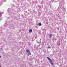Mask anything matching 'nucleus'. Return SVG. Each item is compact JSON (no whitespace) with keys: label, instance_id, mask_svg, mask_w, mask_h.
I'll use <instances>...</instances> for the list:
<instances>
[{"label":"nucleus","instance_id":"f257e3e1","mask_svg":"<svg viewBox=\"0 0 67 67\" xmlns=\"http://www.w3.org/2000/svg\"><path fill=\"white\" fill-rule=\"evenodd\" d=\"M50 63H51V64L52 65H53V62H52V60H50Z\"/></svg>","mask_w":67,"mask_h":67},{"label":"nucleus","instance_id":"f03ea898","mask_svg":"<svg viewBox=\"0 0 67 67\" xmlns=\"http://www.w3.org/2000/svg\"><path fill=\"white\" fill-rule=\"evenodd\" d=\"M26 52L27 53H30V51L28 50H26Z\"/></svg>","mask_w":67,"mask_h":67},{"label":"nucleus","instance_id":"7ed1b4c3","mask_svg":"<svg viewBox=\"0 0 67 67\" xmlns=\"http://www.w3.org/2000/svg\"><path fill=\"white\" fill-rule=\"evenodd\" d=\"M52 34H51L49 35V37H50V38H51V37H52Z\"/></svg>","mask_w":67,"mask_h":67},{"label":"nucleus","instance_id":"20e7f679","mask_svg":"<svg viewBox=\"0 0 67 67\" xmlns=\"http://www.w3.org/2000/svg\"><path fill=\"white\" fill-rule=\"evenodd\" d=\"M47 58L48 59V60H49V62L50 61V60H52L51 59L49 58V57H47Z\"/></svg>","mask_w":67,"mask_h":67},{"label":"nucleus","instance_id":"39448f33","mask_svg":"<svg viewBox=\"0 0 67 67\" xmlns=\"http://www.w3.org/2000/svg\"><path fill=\"white\" fill-rule=\"evenodd\" d=\"M29 32L30 33H31V32H32V30H29Z\"/></svg>","mask_w":67,"mask_h":67},{"label":"nucleus","instance_id":"423d86ee","mask_svg":"<svg viewBox=\"0 0 67 67\" xmlns=\"http://www.w3.org/2000/svg\"><path fill=\"white\" fill-rule=\"evenodd\" d=\"M38 25H39V26H41V25H42V24H41V23H39Z\"/></svg>","mask_w":67,"mask_h":67},{"label":"nucleus","instance_id":"0eeeda50","mask_svg":"<svg viewBox=\"0 0 67 67\" xmlns=\"http://www.w3.org/2000/svg\"><path fill=\"white\" fill-rule=\"evenodd\" d=\"M1 14H3V12H1Z\"/></svg>","mask_w":67,"mask_h":67},{"label":"nucleus","instance_id":"6e6552de","mask_svg":"<svg viewBox=\"0 0 67 67\" xmlns=\"http://www.w3.org/2000/svg\"><path fill=\"white\" fill-rule=\"evenodd\" d=\"M48 48H49V49L51 48V47H48Z\"/></svg>","mask_w":67,"mask_h":67},{"label":"nucleus","instance_id":"1a4fd4ad","mask_svg":"<svg viewBox=\"0 0 67 67\" xmlns=\"http://www.w3.org/2000/svg\"><path fill=\"white\" fill-rule=\"evenodd\" d=\"M0 16H1V12H0Z\"/></svg>","mask_w":67,"mask_h":67},{"label":"nucleus","instance_id":"9d476101","mask_svg":"<svg viewBox=\"0 0 67 67\" xmlns=\"http://www.w3.org/2000/svg\"><path fill=\"white\" fill-rule=\"evenodd\" d=\"M29 55H31V53H29Z\"/></svg>","mask_w":67,"mask_h":67},{"label":"nucleus","instance_id":"9b49d317","mask_svg":"<svg viewBox=\"0 0 67 67\" xmlns=\"http://www.w3.org/2000/svg\"><path fill=\"white\" fill-rule=\"evenodd\" d=\"M4 1V0H3V1ZM4 1H5V0H4Z\"/></svg>","mask_w":67,"mask_h":67},{"label":"nucleus","instance_id":"f8f14e48","mask_svg":"<svg viewBox=\"0 0 67 67\" xmlns=\"http://www.w3.org/2000/svg\"><path fill=\"white\" fill-rule=\"evenodd\" d=\"M40 41H41V39H40Z\"/></svg>","mask_w":67,"mask_h":67},{"label":"nucleus","instance_id":"ddd939ff","mask_svg":"<svg viewBox=\"0 0 67 67\" xmlns=\"http://www.w3.org/2000/svg\"><path fill=\"white\" fill-rule=\"evenodd\" d=\"M1 56L0 55V58H1Z\"/></svg>","mask_w":67,"mask_h":67},{"label":"nucleus","instance_id":"4468645a","mask_svg":"<svg viewBox=\"0 0 67 67\" xmlns=\"http://www.w3.org/2000/svg\"><path fill=\"white\" fill-rule=\"evenodd\" d=\"M57 29H58V30H59V28H58Z\"/></svg>","mask_w":67,"mask_h":67},{"label":"nucleus","instance_id":"2eb2a0df","mask_svg":"<svg viewBox=\"0 0 67 67\" xmlns=\"http://www.w3.org/2000/svg\"><path fill=\"white\" fill-rule=\"evenodd\" d=\"M41 41H40V43H41Z\"/></svg>","mask_w":67,"mask_h":67},{"label":"nucleus","instance_id":"dca6fc26","mask_svg":"<svg viewBox=\"0 0 67 67\" xmlns=\"http://www.w3.org/2000/svg\"><path fill=\"white\" fill-rule=\"evenodd\" d=\"M0 67H1V66H0Z\"/></svg>","mask_w":67,"mask_h":67}]
</instances>
